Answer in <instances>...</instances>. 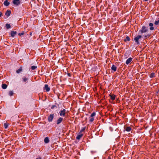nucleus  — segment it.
<instances>
[{
  "instance_id": "obj_12",
  "label": "nucleus",
  "mask_w": 159,
  "mask_h": 159,
  "mask_svg": "<svg viewBox=\"0 0 159 159\" xmlns=\"http://www.w3.org/2000/svg\"><path fill=\"white\" fill-rule=\"evenodd\" d=\"M109 96L110 97L112 101H113V100H115V97H116V95H115L114 94H110L109 95Z\"/></svg>"
},
{
  "instance_id": "obj_18",
  "label": "nucleus",
  "mask_w": 159,
  "mask_h": 159,
  "mask_svg": "<svg viewBox=\"0 0 159 159\" xmlns=\"http://www.w3.org/2000/svg\"><path fill=\"white\" fill-rule=\"evenodd\" d=\"M28 80V79L25 77L24 76L22 78V81L23 82H26Z\"/></svg>"
},
{
  "instance_id": "obj_36",
  "label": "nucleus",
  "mask_w": 159,
  "mask_h": 159,
  "mask_svg": "<svg viewBox=\"0 0 159 159\" xmlns=\"http://www.w3.org/2000/svg\"><path fill=\"white\" fill-rule=\"evenodd\" d=\"M107 159H111V158L110 156H109Z\"/></svg>"
},
{
  "instance_id": "obj_17",
  "label": "nucleus",
  "mask_w": 159,
  "mask_h": 159,
  "mask_svg": "<svg viewBox=\"0 0 159 159\" xmlns=\"http://www.w3.org/2000/svg\"><path fill=\"white\" fill-rule=\"evenodd\" d=\"M83 136V134H80L78 135L76 137V139L77 140H80Z\"/></svg>"
},
{
  "instance_id": "obj_16",
  "label": "nucleus",
  "mask_w": 159,
  "mask_h": 159,
  "mask_svg": "<svg viewBox=\"0 0 159 159\" xmlns=\"http://www.w3.org/2000/svg\"><path fill=\"white\" fill-rule=\"evenodd\" d=\"M44 142L45 143H47L49 142V140L48 137H46L45 138Z\"/></svg>"
},
{
  "instance_id": "obj_11",
  "label": "nucleus",
  "mask_w": 159,
  "mask_h": 159,
  "mask_svg": "<svg viewBox=\"0 0 159 159\" xmlns=\"http://www.w3.org/2000/svg\"><path fill=\"white\" fill-rule=\"evenodd\" d=\"M149 25L150 27L149 29L150 30H154V28L153 27V24L152 23H150L149 24Z\"/></svg>"
},
{
  "instance_id": "obj_28",
  "label": "nucleus",
  "mask_w": 159,
  "mask_h": 159,
  "mask_svg": "<svg viewBox=\"0 0 159 159\" xmlns=\"http://www.w3.org/2000/svg\"><path fill=\"white\" fill-rule=\"evenodd\" d=\"M144 39H147L148 37H149L150 36V35L149 34H147V35H144Z\"/></svg>"
},
{
  "instance_id": "obj_19",
  "label": "nucleus",
  "mask_w": 159,
  "mask_h": 159,
  "mask_svg": "<svg viewBox=\"0 0 159 159\" xmlns=\"http://www.w3.org/2000/svg\"><path fill=\"white\" fill-rule=\"evenodd\" d=\"M130 40L129 37L128 36H127L125 39H124V41L126 42L127 41H129Z\"/></svg>"
},
{
  "instance_id": "obj_24",
  "label": "nucleus",
  "mask_w": 159,
  "mask_h": 159,
  "mask_svg": "<svg viewBox=\"0 0 159 159\" xmlns=\"http://www.w3.org/2000/svg\"><path fill=\"white\" fill-rule=\"evenodd\" d=\"M155 76V73L154 72H152V73L150 75V77L151 78H152L153 77H154Z\"/></svg>"
},
{
  "instance_id": "obj_29",
  "label": "nucleus",
  "mask_w": 159,
  "mask_h": 159,
  "mask_svg": "<svg viewBox=\"0 0 159 159\" xmlns=\"http://www.w3.org/2000/svg\"><path fill=\"white\" fill-rule=\"evenodd\" d=\"M31 69L32 70H34L37 68V66H31Z\"/></svg>"
},
{
  "instance_id": "obj_37",
  "label": "nucleus",
  "mask_w": 159,
  "mask_h": 159,
  "mask_svg": "<svg viewBox=\"0 0 159 159\" xmlns=\"http://www.w3.org/2000/svg\"><path fill=\"white\" fill-rule=\"evenodd\" d=\"M36 159H42L41 157H38L36 158Z\"/></svg>"
},
{
  "instance_id": "obj_27",
  "label": "nucleus",
  "mask_w": 159,
  "mask_h": 159,
  "mask_svg": "<svg viewBox=\"0 0 159 159\" xmlns=\"http://www.w3.org/2000/svg\"><path fill=\"white\" fill-rule=\"evenodd\" d=\"M13 94V92L12 91H10L9 92L8 94L10 96H12Z\"/></svg>"
},
{
  "instance_id": "obj_15",
  "label": "nucleus",
  "mask_w": 159,
  "mask_h": 159,
  "mask_svg": "<svg viewBox=\"0 0 159 159\" xmlns=\"http://www.w3.org/2000/svg\"><path fill=\"white\" fill-rule=\"evenodd\" d=\"M125 130L127 132H129L131 130V128L130 127H124Z\"/></svg>"
},
{
  "instance_id": "obj_20",
  "label": "nucleus",
  "mask_w": 159,
  "mask_h": 159,
  "mask_svg": "<svg viewBox=\"0 0 159 159\" xmlns=\"http://www.w3.org/2000/svg\"><path fill=\"white\" fill-rule=\"evenodd\" d=\"M7 85L5 84H2V88L4 89H6L7 88Z\"/></svg>"
},
{
  "instance_id": "obj_23",
  "label": "nucleus",
  "mask_w": 159,
  "mask_h": 159,
  "mask_svg": "<svg viewBox=\"0 0 159 159\" xmlns=\"http://www.w3.org/2000/svg\"><path fill=\"white\" fill-rule=\"evenodd\" d=\"M154 24L156 25H159V18H158V20H155L154 22Z\"/></svg>"
},
{
  "instance_id": "obj_39",
  "label": "nucleus",
  "mask_w": 159,
  "mask_h": 159,
  "mask_svg": "<svg viewBox=\"0 0 159 159\" xmlns=\"http://www.w3.org/2000/svg\"><path fill=\"white\" fill-rule=\"evenodd\" d=\"M144 0L145 1H148V0Z\"/></svg>"
},
{
  "instance_id": "obj_9",
  "label": "nucleus",
  "mask_w": 159,
  "mask_h": 159,
  "mask_svg": "<svg viewBox=\"0 0 159 159\" xmlns=\"http://www.w3.org/2000/svg\"><path fill=\"white\" fill-rule=\"evenodd\" d=\"M11 14V11L10 10H7L5 13V15L7 17L9 16Z\"/></svg>"
},
{
  "instance_id": "obj_25",
  "label": "nucleus",
  "mask_w": 159,
  "mask_h": 159,
  "mask_svg": "<svg viewBox=\"0 0 159 159\" xmlns=\"http://www.w3.org/2000/svg\"><path fill=\"white\" fill-rule=\"evenodd\" d=\"M85 127L82 128L80 132V133H81L82 132L84 131L85 130Z\"/></svg>"
},
{
  "instance_id": "obj_40",
  "label": "nucleus",
  "mask_w": 159,
  "mask_h": 159,
  "mask_svg": "<svg viewBox=\"0 0 159 159\" xmlns=\"http://www.w3.org/2000/svg\"><path fill=\"white\" fill-rule=\"evenodd\" d=\"M157 93H159V89H158V91L157 92Z\"/></svg>"
},
{
  "instance_id": "obj_31",
  "label": "nucleus",
  "mask_w": 159,
  "mask_h": 159,
  "mask_svg": "<svg viewBox=\"0 0 159 159\" xmlns=\"http://www.w3.org/2000/svg\"><path fill=\"white\" fill-rule=\"evenodd\" d=\"M8 126V125L7 124L4 123V127L5 128V129L7 128Z\"/></svg>"
},
{
  "instance_id": "obj_34",
  "label": "nucleus",
  "mask_w": 159,
  "mask_h": 159,
  "mask_svg": "<svg viewBox=\"0 0 159 159\" xmlns=\"http://www.w3.org/2000/svg\"><path fill=\"white\" fill-rule=\"evenodd\" d=\"M67 75L69 77H71V75L70 73H68Z\"/></svg>"
},
{
  "instance_id": "obj_35",
  "label": "nucleus",
  "mask_w": 159,
  "mask_h": 159,
  "mask_svg": "<svg viewBox=\"0 0 159 159\" xmlns=\"http://www.w3.org/2000/svg\"><path fill=\"white\" fill-rule=\"evenodd\" d=\"M2 15V13L0 11V17Z\"/></svg>"
},
{
  "instance_id": "obj_14",
  "label": "nucleus",
  "mask_w": 159,
  "mask_h": 159,
  "mask_svg": "<svg viewBox=\"0 0 159 159\" xmlns=\"http://www.w3.org/2000/svg\"><path fill=\"white\" fill-rule=\"evenodd\" d=\"M3 4L6 6H8L10 4V2H8L7 0H6L4 1Z\"/></svg>"
},
{
  "instance_id": "obj_10",
  "label": "nucleus",
  "mask_w": 159,
  "mask_h": 159,
  "mask_svg": "<svg viewBox=\"0 0 159 159\" xmlns=\"http://www.w3.org/2000/svg\"><path fill=\"white\" fill-rule=\"evenodd\" d=\"M17 34L16 31H11V36L12 37H14Z\"/></svg>"
},
{
  "instance_id": "obj_3",
  "label": "nucleus",
  "mask_w": 159,
  "mask_h": 159,
  "mask_svg": "<svg viewBox=\"0 0 159 159\" xmlns=\"http://www.w3.org/2000/svg\"><path fill=\"white\" fill-rule=\"evenodd\" d=\"M54 116V114H50V115L48 116V121L49 122H52L53 120Z\"/></svg>"
},
{
  "instance_id": "obj_32",
  "label": "nucleus",
  "mask_w": 159,
  "mask_h": 159,
  "mask_svg": "<svg viewBox=\"0 0 159 159\" xmlns=\"http://www.w3.org/2000/svg\"><path fill=\"white\" fill-rule=\"evenodd\" d=\"M94 120V119L93 117H91L90 118L89 121H90L91 122H92Z\"/></svg>"
},
{
  "instance_id": "obj_1",
  "label": "nucleus",
  "mask_w": 159,
  "mask_h": 159,
  "mask_svg": "<svg viewBox=\"0 0 159 159\" xmlns=\"http://www.w3.org/2000/svg\"><path fill=\"white\" fill-rule=\"evenodd\" d=\"M148 31V28L145 26H142L141 29L139 30V34H142L147 32Z\"/></svg>"
},
{
  "instance_id": "obj_8",
  "label": "nucleus",
  "mask_w": 159,
  "mask_h": 159,
  "mask_svg": "<svg viewBox=\"0 0 159 159\" xmlns=\"http://www.w3.org/2000/svg\"><path fill=\"white\" fill-rule=\"evenodd\" d=\"M63 119V118L62 117H60L57 120V124L59 125L60 124L62 121Z\"/></svg>"
},
{
  "instance_id": "obj_6",
  "label": "nucleus",
  "mask_w": 159,
  "mask_h": 159,
  "mask_svg": "<svg viewBox=\"0 0 159 159\" xmlns=\"http://www.w3.org/2000/svg\"><path fill=\"white\" fill-rule=\"evenodd\" d=\"M44 90H46L47 92L49 91L50 88L48 87V85L47 84H45L43 88Z\"/></svg>"
},
{
  "instance_id": "obj_7",
  "label": "nucleus",
  "mask_w": 159,
  "mask_h": 159,
  "mask_svg": "<svg viewBox=\"0 0 159 159\" xmlns=\"http://www.w3.org/2000/svg\"><path fill=\"white\" fill-rule=\"evenodd\" d=\"M132 58L131 57L129 58L125 62V63L126 65H129L130 62L132 61Z\"/></svg>"
},
{
  "instance_id": "obj_5",
  "label": "nucleus",
  "mask_w": 159,
  "mask_h": 159,
  "mask_svg": "<svg viewBox=\"0 0 159 159\" xmlns=\"http://www.w3.org/2000/svg\"><path fill=\"white\" fill-rule=\"evenodd\" d=\"M66 113V110L65 109H63L62 110H61L59 112L60 115L61 116H64Z\"/></svg>"
},
{
  "instance_id": "obj_21",
  "label": "nucleus",
  "mask_w": 159,
  "mask_h": 159,
  "mask_svg": "<svg viewBox=\"0 0 159 159\" xmlns=\"http://www.w3.org/2000/svg\"><path fill=\"white\" fill-rule=\"evenodd\" d=\"M22 70V67H20V68L16 71V72L17 73H19Z\"/></svg>"
},
{
  "instance_id": "obj_4",
  "label": "nucleus",
  "mask_w": 159,
  "mask_h": 159,
  "mask_svg": "<svg viewBox=\"0 0 159 159\" xmlns=\"http://www.w3.org/2000/svg\"><path fill=\"white\" fill-rule=\"evenodd\" d=\"M13 3L16 6H18L21 3L20 0H13L12 1Z\"/></svg>"
},
{
  "instance_id": "obj_22",
  "label": "nucleus",
  "mask_w": 159,
  "mask_h": 159,
  "mask_svg": "<svg viewBox=\"0 0 159 159\" xmlns=\"http://www.w3.org/2000/svg\"><path fill=\"white\" fill-rule=\"evenodd\" d=\"M6 27L7 29H8L11 28V26L10 24L7 23L6 24Z\"/></svg>"
},
{
  "instance_id": "obj_30",
  "label": "nucleus",
  "mask_w": 159,
  "mask_h": 159,
  "mask_svg": "<svg viewBox=\"0 0 159 159\" xmlns=\"http://www.w3.org/2000/svg\"><path fill=\"white\" fill-rule=\"evenodd\" d=\"M96 115V113L95 112H93L91 115V116H90L91 117H93V116H95Z\"/></svg>"
},
{
  "instance_id": "obj_33",
  "label": "nucleus",
  "mask_w": 159,
  "mask_h": 159,
  "mask_svg": "<svg viewBox=\"0 0 159 159\" xmlns=\"http://www.w3.org/2000/svg\"><path fill=\"white\" fill-rule=\"evenodd\" d=\"M24 34V32H23L22 33H19V34H18V35L20 36H21L22 35H23Z\"/></svg>"
},
{
  "instance_id": "obj_38",
  "label": "nucleus",
  "mask_w": 159,
  "mask_h": 159,
  "mask_svg": "<svg viewBox=\"0 0 159 159\" xmlns=\"http://www.w3.org/2000/svg\"><path fill=\"white\" fill-rule=\"evenodd\" d=\"M32 32H30V35L31 36V35H32Z\"/></svg>"
},
{
  "instance_id": "obj_26",
  "label": "nucleus",
  "mask_w": 159,
  "mask_h": 159,
  "mask_svg": "<svg viewBox=\"0 0 159 159\" xmlns=\"http://www.w3.org/2000/svg\"><path fill=\"white\" fill-rule=\"evenodd\" d=\"M57 106L55 105H52L51 107V108L52 109H53L55 108H57Z\"/></svg>"
},
{
  "instance_id": "obj_2",
  "label": "nucleus",
  "mask_w": 159,
  "mask_h": 159,
  "mask_svg": "<svg viewBox=\"0 0 159 159\" xmlns=\"http://www.w3.org/2000/svg\"><path fill=\"white\" fill-rule=\"evenodd\" d=\"M142 36L140 35H138L136 37L134 38V40H135V43L137 44H139V39L141 38Z\"/></svg>"
},
{
  "instance_id": "obj_13",
  "label": "nucleus",
  "mask_w": 159,
  "mask_h": 159,
  "mask_svg": "<svg viewBox=\"0 0 159 159\" xmlns=\"http://www.w3.org/2000/svg\"><path fill=\"white\" fill-rule=\"evenodd\" d=\"M111 69L114 72H115L116 70L117 67L115 65H113L111 67Z\"/></svg>"
}]
</instances>
